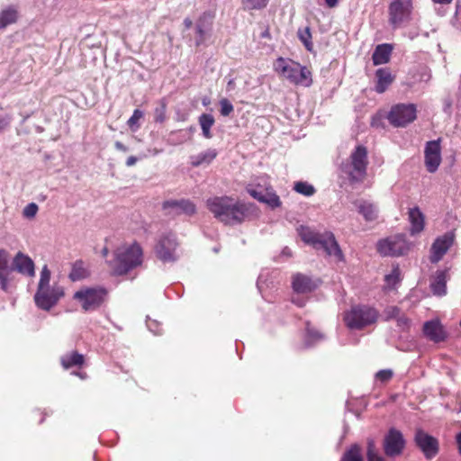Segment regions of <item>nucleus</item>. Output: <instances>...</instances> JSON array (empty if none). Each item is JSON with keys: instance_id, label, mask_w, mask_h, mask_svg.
<instances>
[{"instance_id": "5fc2aeb1", "label": "nucleus", "mask_w": 461, "mask_h": 461, "mask_svg": "<svg viewBox=\"0 0 461 461\" xmlns=\"http://www.w3.org/2000/svg\"><path fill=\"white\" fill-rule=\"evenodd\" d=\"M184 25L185 27V29H190L193 25V22L190 18H185L184 20Z\"/></svg>"}, {"instance_id": "ea45409f", "label": "nucleus", "mask_w": 461, "mask_h": 461, "mask_svg": "<svg viewBox=\"0 0 461 461\" xmlns=\"http://www.w3.org/2000/svg\"><path fill=\"white\" fill-rule=\"evenodd\" d=\"M143 116H144V113L142 111H140V109H135L133 111L132 115L127 121V125L129 126V128L133 131L138 130L140 128L139 122L140 119L143 118Z\"/></svg>"}, {"instance_id": "20e7f679", "label": "nucleus", "mask_w": 461, "mask_h": 461, "mask_svg": "<svg viewBox=\"0 0 461 461\" xmlns=\"http://www.w3.org/2000/svg\"><path fill=\"white\" fill-rule=\"evenodd\" d=\"M299 235L303 242L315 249H323L328 256H334L339 260L343 259L342 251L332 232H316L309 227L301 226Z\"/></svg>"}, {"instance_id": "aec40b11", "label": "nucleus", "mask_w": 461, "mask_h": 461, "mask_svg": "<svg viewBox=\"0 0 461 461\" xmlns=\"http://www.w3.org/2000/svg\"><path fill=\"white\" fill-rule=\"evenodd\" d=\"M14 280L13 268L9 266V253L5 249H0V285L4 291L8 290Z\"/></svg>"}, {"instance_id": "052dcab7", "label": "nucleus", "mask_w": 461, "mask_h": 461, "mask_svg": "<svg viewBox=\"0 0 461 461\" xmlns=\"http://www.w3.org/2000/svg\"><path fill=\"white\" fill-rule=\"evenodd\" d=\"M102 255L104 257H107L108 255V249L107 248H104L103 250H102Z\"/></svg>"}, {"instance_id": "37998d69", "label": "nucleus", "mask_w": 461, "mask_h": 461, "mask_svg": "<svg viewBox=\"0 0 461 461\" xmlns=\"http://www.w3.org/2000/svg\"><path fill=\"white\" fill-rule=\"evenodd\" d=\"M50 271L49 270L48 267L45 265L41 272V279L38 285V287H50Z\"/></svg>"}, {"instance_id": "de8ad7c7", "label": "nucleus", "mask_w": 461, "mask_h": 461, "mask_svg": "<svg viewBox=\"0 0 461 461\" xmlns=\"http://www.w3.org/2000/svg\"><path fill=\"white\" fill-rule=\"evenodd\" d=\"M196 32H197V34H199V36H200V40H199V41L197 42V45H199V44H200V42H202V41H203V38H204V31H203V29L202 28V26L197 25V26H196Z\"/></svg>"}, {"instance_id": "f257e3e1", "label": "nucleus", "mask_w": 461, "mask_h": 461, "mask_svg": "<svg viewBox=\"0 0 461 461\" xmlns=\"http://www.w3.org/2000/svg\"><path fill=\"white\" fill-rule=\"evenodd\" d=\"M207 209L214 218L226 225L242 223L249 215L250 205L231 196H212L206 200Z\"/></svg>"}, {"instance_id": "f3484780", "label": "nucleus", "mask_w": 461, "mask_h": 461, "mask_svg": "<svg viewBox=\"0 0 461 461\" xmlns=\"http://www.w3.org/2000/svg\"><path fill=\"white\" fill-rule=\"evenodd\" d=\"M424 154L427 170L430 173L435 172L441 162L439 140L427 142Z\"/></svg>"}, {"instance_id": "5701e85b", "label": "nucleus", "mask_w": 461, "mask_h": 461, "mask_svg": "<svg viewBox=\"0 0 461 461\" xmlns=\"http://www.w3.org/2000/svg\"><path fill=\"white\" fill-rule=\"evenodd\" d=\"M393 47L389 43L379 44L372 54V61L375 66L387 64L392 56Z\"/></svg>"}, {"instance_id": "bf43d9fd", "label": "nucleus", "mask_w": 461, "mask_h": 461, "mask_svg": "<svg viewBox=\"0 0 461 461\" xmlns=\"http://www.w3.org/2000/svg\"><path fill=\"white\" fill-rule=\"evenodd\" d=\"M30 265H31V276H34V263L32 262V259H31Z\"/></svg>"}, {"instance_id": "6e6552de", "label": "nucleus", "mask_w": 461, "mask_h": 461, "mask_svg": "<svg viewBox=\"0 0 461 461\" xmlns=\"http://www.w3.org/2000/svg\"><path fill=\"white\" fill-rule=\"evenodd\" d=\"M107 294V289L103 286L82 287L74 294L73 298L80 303L84 312H92L102 306Z\"/></svg>"}, {"instance_id": "72a5a7b5", "label": "nucleus", "mask_w": 461, "mask_h": 461, "mask_svg": "<svg viewBox=\"0 0 461 461\" xmlns=\"http://www.w3.org/2000/svg\"><path fill=\"white\" fill-rule=\"evenodd\" d=\"M340 461H364L361 447L357 444L351 445L345 451Z\"/></svg>"}, {"instance_id": "bb28decb", "label": "nucleus", "mask_w": 461, "mask_h": 461, "mask_svg": "<svg viewBox=\"0 0 461 461\" xmlns=\"http://www.w3.org/2000/svg\"><path fill=\"white\" fill-rule=\"evenodd\" d=\"M358 212L364 217L366 221H373L378 217L377 207L367 201H358L356 203Z\"/></svg>"}, {"instance_id": "6ab92c4d", "label": "nucleus", "mask_w": 461, "mask_h": 461, "mask_svg": "<svg viewBox=\"0 0 461 461\" xmlns=\"http://www.w3.org/2000/svg\"><path fill=\"white\" fill-rule=\"evenodd\" d=\"M162 208L166 211L168 210V213H174L176 215L184 213L191 216L196 212L195 204L186 199L165 201L162 204Z\"/></svg>"}, {"instance_id": "79ce46f5", "label": "nucleus", "mask_w": 461, "mask_h": 461, "mask_svg": "<svg viewBox=\"0 0 461 461\" xmlns=\"http://www.w3.org/2000/svg\"><path fill=\"white\" fill-rule=\"evenodd\" d=\"M220 113L222 116H229L234 110L232 104L227 98L220 100Z\"/></svg>"}, {"instance_id": "7ed1b4c3", "label": "nucleus", "mask_w": 461, "mask_h": 461, "mask_svg": "<svg viewBox=\"0 0 461 461\" xmlns=\"http://www.w3.org/2000/svg\"><path fill=\"white\" fill-rule=\"evenodd\" d=\"M369 164L368 151L364 145H357L351 151L348 158L340 165L341 173L351 185L364 182L367 176Z\"/></svg>"}, {"instance_id": "a878e982", "label": "nucleus", "mask_w": 461, "mask_h": 461, "mask_svg": "<svg viewBox=\"0 0 461 461\" xmlns=\"http://www.w3.org/2000/svg\"><path fill=\"white\" fill-rule=\"evenodd\" d=\"M85 356L78 353L77 351H71L60 357L61 366L65 369H69L71 367H82L85 364Z\"/></svg>"}, {"instance_id": "09e8293b", "label": "nucleus", "mask_w": 461, "mask_h": 461, "mask_svg": "<svg viewBox=\"0 0 461 461\" xmlns=\"http://www.w3.org/2000/svg\"><path fill=\"white\" fill-rule=\"evenodd\" d=\"M114 146L116 148V149H118V150H121L122 152L128 151V148L121 141H116Z\"/></svg>"}, {"instance_id": "c756f323", "label": "nucleus", "mask_w": 461, "mask_h": 461, "mask_svg": "<svg viewBox=\"0 0 461 461\" xmlns=\"http://www.w3.org/2000/svg\"><path fill=\"white\" fill-rule=\"evenodd\" d=\"M18 19V11L13 7H7L0 13V30L16 23Z\"/></svg>"}, {"instance_id": "f704fd0d", "label": "nucleus", "mask_w": 461, "mask_h": 461, "mask_svg": "<svg viewBox=\"0 0 461 461\" xmlns=\"http://www.w3.org/2000/svg\"><path fill=\"white\" fill-rule=\"evenodd\" d=\"M297 35L299 40L303 42L305 49L309 51H312L313 50V43L312 41V32L311 28L309 26H306L304 28H299L297 32Z\"/></svg>"}, {"instance_id": "c9c22d12", "label": "nucleus", "mask_w": 461, "mask_h": 461, "mask_svg": "<svg viewBox=\"0 0 461 461\" xmlns=\"http://www.w3.org/2000/svg\"><path fill=\"white\" fill-rule=\"evenodd\" d=\"M367 461H385V458L379 453L373 439H368L366 444Z\"/></svg>"}, {"instance_id": "c03bdc74", "label": "nucleus", "mask_w": 461, "mask_h": 461, "mask_svg": "<svg viewBox=\"0 0 461 461\" xmlns=\"http://www.w3.org/2000/svg\"><path fill=\"white\" fill-rule=\"evenodd\" d=\"M321 334L312 328L309 322L306 323V339L310 343L321 339Z\"/></svg>"}, {"instance_id": "680f3d73", "label": "nucleus", "mask_w": 461, "mask_h": 461, "mask_svg": "<svg viewBox=\"0 0 461 461\" xmlns=\"http://www.w3.org/2000/svg\"><path fill=\"white\" fill-rule=\"evenodd\" d=\"M77 375H78L80 376V378H82V379H84V378L86 377V374H77Z\"/></svg>"}, {"instance_id": "2eb2a0df", "label": "nucleus", "mask_w": 461, "mask_h": 461, "mask_svg": "<svg viewBox=\"0 0 461 461\" xmlns=\"http://www.w3.org/2000/svg\"><path fill=\"white\" fill-rule=\"evenodd\" d=\"M177 246L176 235L171 232L167 233L159 238L155 248L156 255L164 262L175 261L176 258L175 251Z\"/></svg>"}, {"instance_id": "9d476101", "label": "nucleus", "mask_w": 461, "mask_h": 461, "mask_svg": "<svg viewBox=\"0 0 461 461\" xmlns=\"http://www.w3.org/2000/svg\"><path fill=\"white\" fill-rule=\"evenodd\" d=\"M377 251L384 257H399L409 250V245L404 235L398 234L377 242Z\"/></svg>"}, {"instance_id": "4c0bfd02", "label": "nucleus", "mask_w": 461, "mask_h": 461, "mask_svg": "<svg viewBox=\"0 0 461 461\" xmlns=\"http://www.w3.org/2000/svg\"><path fill=\"white\" fill-rule=\"evenodd\" d=\"M269 0H241L243 9L246 11L262 10L267 6Z\"/></svg>"}, {"instance_id": "a211bd4d", "label": "nucleus", "mask_w": 461, "mask_h": 461, "mask_svg": "<svg viewBox=\"0 0 461 461\" xmlns=\"http://www.w3.org/2000/svg\"><path fill=\"white\" fill-rule=\"evenodd\" d=\"M396 76L393 74L390 68L384 67L377 68L374 77V90L377 94H384L393 85Z\"/></svg>"}, {"instance_id": "473e14b6", "label": "nucleus", "mask_w": 461, "mask_h": 461, "mask_svg": "<svg viewBox=\"0 0 461 461\" xmlns=\"http://www.w3.org/2000/svg\"><path fill=\"white\" fill-rule=\"evenodd\" d=\"M217 156L215 149H208L192 158V166L199 167L203 164H210Z\"/></svg>"}, {"instance_id": "49530a36", "label": "nucleus", "mask_w": 461, "mask_h": 461, "mask_svg": "<svg viewBox=\"0 0 461 461\" xmlns=\"http://www.w3.org/2000/svg\"><path fill=\"white\" fill-rule=\"evenodd\" d=\"M393 375V372L391 369H383L375 374V378L381 383L389 382Z\"/></svg>"}, {"instance_id": "ddd939ff", "label": "nucleus", "mask_w": 461, "mask_h": 461, "mask_svg": "<svg viewBox=\"0 0 461 461\" xmlns=\"http://www.w3.org/2000/svg\"><path fill=\"white\" fill-rule=\"evenodd\" d=\"M406 441L402 433L394 428L388 430L384 438L383 448L389 457L401 456L405 448Z\"/></svg>"}, {"instance_id": "e2e57ef3", "label": "nucleus", "mask_w": 461, "mask_h": 461, "mask_svg": "<svg viewBox=\"0 0 461 461\" xmlns=\"http://www.w3.org/2000/svg\"><path fill=\"white\" fill-rule=\"evenodd\" d=\"M2 123H3V121L0 120V130L3 128Z\"/></svg>"}, {"instance_id": "9b49d317", "label": "nucleus", "mask_w": 461, "mask_h": 461, "mask_svg": "<svg viewBox=\"0 0 461 461\" xmlns=\"http://www.w3.org/2000/svg\"><path fill=\"white\" fill-rule=\"evenodd\" d=\"M65 295L62 287H38L34 302L38 308L50 311Z\"/></svg>"}, {"instance_id": "603ef678", "label": "nucleus", "mask_w": 461, "mask_h": 461, "mask_svg": "<svg viewBox=\"0 0 461 461\" xmlns=\"http://www.w3.org/2000/svg\"><path fill=\"white\" fill-rule=\"evenodd\" d=\"M338 3H339V0H325V4L330 8H333V7L337 6Z\"/></svg>"}, {"instance_id": "58836bf2", "label": "nucleus", "mask_w": 461, "mask_h": 461, "mask_svg": "<svg viewBox=\"0 0 461 461\" xmlns=\"http://www.w3.org/2000/svg\"><path fill=\"white\" fill-rule=\"evenodd\" d=\"M294 190L305 196H311L316 191L312 185L303 181L294 183Z\"/></svg>"}, {"instance_id": "a18cd8bd", "label": "nucleus", "mask_w": 461, "mask_h": 461, "mask_svg": "<svg viewBox=\"0 0 461 461\" xmlns=\"http://www.w3.org/2000/svg\"><path fill=\"white\" fill-rule=\"evenodd\" d=\"M397 326L402 330H408L411 326V320L404 314L400 313L396 318Z\"/></svg>"}, {"instance_id": "f03ea898", "label": "nucleus", "mask_w": 461, "mask_h": 461, "mask_svg": "<svg viewBox=\"0 0 461 461\" xmlns=\"http://www.w3.org/2000/svg\"><path fill=\"white\" fill-rule=\"evenodd\" d=\"M143 249L137 241L123 243L113 252V258L108 262L113 276H124L141 266Z\"/></svg>"}, {"instance_id": "8fccbe9b", "label": "nucleus", "mask_w": 461, "mask_h": 461, "mask_svg": "<svg viewBox=\"0 0 461 461\" xmlns=\"http://www.w3.org/2000/svg\"><path fill=\"white\" fill-rule=\"evenodd\" d=\"M138 161V158L134 156H130L127 160H126V166L127 167H131V166H134L136 164V162Z\"/></svg>"}, {"instance_id": "4d7b16f0", "label": "nucleus", "mask_w": 461, "mask_h": 461, "mask_svg": "<svg viewBox=\"0 0 461 461\" xmlns=\"http://www.w3.org/2000/svg\"><path fill=\"white\" fill-rule=\"evenodd\" d=\"M456 443L458 446L459 453L461 454V432L456 435Z\"/></svg>"}, {"instance_id": "4be33fe9", "label": "nucleus", "mask_w": 461, "mask_h": 461, "mask_svg": "<svg viewBox=\"0 0 461 461\" xmlns=\"http://www.w3.org/2000/svg\"><path fill=\"white\" fill-rule=\"evenodd\" d=\"M411 235L420 233L425 227V216L418 206L411 208L408 212Z\"/></svg>"}, {"instance_id": "7c9ffc66", "label": "nucleus", "mask_w": 461, "mask_h": 461, "mask_svg": "<svg viewBox=\"0 0 461 461\" xmlns=\"http://www.w3.org/2000/svg\"><path fill=\"white\" fill-rule=\"evenodd\" d=\"M199 124L201 126L203 135L206 139H211L212 134L211 132V128L214 124L215 120L212 114L203 113L199 116Z\"/></svg>"}, {"instance_id": "2f4dec72", "label": "nucleus", "mask_w": 461, "mask_h": 461, "mask_svg": "<svg viewBox=\"0 0 461 461\" xmlns=\"http://www.w3.org/2000/svg\"><path fill=\"white\" fill-rule=\"evenodd\" d=\"M401 282V271L398 267H393L389 275L384 276V291H392Z\"/></svg>"}, {"instance_id": "423d86ee", "label": "nucleus", "mask_w": 461, "mask_h": 461, "mask_svg": "<svg viewBox=\"0 0 461 461\" xmlns=\"http://www.w3.org/2000/svg\"><path fill=\"white\" fill-rule=\"evenodd\" d=\"M246 191L254 199L267 204L272 209L278 208L282 205L279 196L275 192L269 177L267 176L257 177L253 183L246 186Z\"/></svg>"}, {"instance_id": "39448f33", "label": "nucleus", "mask_w": 461, "mask_h": 461, "mask_svg": "<svg viewBox=\"0 0 461 461\" xmlns=\"http://www.w3.org/2000/svg\"><path fill=\"white\" fill-rule=\"evenodd\" d=\"M274 69L295 86H310L312 84V72L298 62L280 57L276 60Z\"/></svg>"}, {"instance_id": "3c124183", "label": "nucleus", "mask_w": 461, "mask_h": 461, "mask_svg": "<svg viewBox=\"0 0 461 461\" xmlns=\"http://www.w3.org/2000/svg\"><path fill=\"white\" fill-rule=\"evenodd\" d=\"M38 212V205L34 203H31L30 205V215L32 218Z\"/></svg>"}, {"instance_id": "dca6fc26", "label": "nucleus", "mask_w": 461, "mask_h": 461, "mask_svg": "<svg viewBox=\"0 0 461 461\" xmlns=\"http://www.w3.org/2000/svg\"><path fill=\"white\" fill-rule=\"evenodd\" d=\"M455 239L454 230L438 237L431 245L429 261L433 264L439 262L453 246Z\"/></svg>"}, {"instance_id": "c85d7f7f", "label": "nucleus", "mask_w": 461, "mask_h": 461, "mask_svg": "<svg viewBox=\"0 0 461 461\" xmlns=\"http://www.w3.org/2000/svg\"><path fill=\"white\" fill-rule=\"evenodd\" d=\"M11 267L13 268L14 277V272L23 275L29 274V257H27L22 252H18L13 260Z\"/></svg>"}, {"instance_id": "0eeeda50", "label": "nucleus", "mask_w": 461, "mask_h": 461, "mask_svg": "<svg viewBox=\"0 0 461 461\" xmlns=\"http://www.w3.org/2000/svg\"><path fill=\"white\" fill-rule=\"evenodd\" d=\"M379 318V312L372 306L366 304H357L352 306L350 310L345 312L344 321L351 330H363L364 328L375 324Z\"/></svg>"}, {"instance_id": "b1692460", "label": "nucleus", "mask_w": 461, "mask_h": 461, "mask_svg": "<svg viewBox=\"0 0 461 461\" xmlns=\"http://www.w3.org/2000/svg\"><path fill=\"white\" fill-rule=\"evenodd\" d=\"M293 289L298 294L311 293L316 288L314 282L307 276L296 274L293 277Z\"/></svg>"}, {"instance_id": "f8f14e48", "label": "nucleus", "mask_w": 461, "mask_h": 461, "mask_svg": "<svg viewBox=\"0 0 461 461\" xmlns=\"http://www.w3.org/2000/svg\"><path fill=\"white\" fill-rule=\"evenodd\" d=\"M411 9V0H393L388 8L390 23L394 28L402 25L410 19Z\"/></svg>"}, {"instance_id": "412c9836", "label": "nucleus", "mask_w": 461, "mask_h": 461, "mask_svg": "<svg viewBox=\"0 0 461 461\" xmlns=\"http://www.w3.org/2000/svg\"><path fill=\"white\" fill-rule=\"evenodd\" d=\"M423 333L433 342H440L446 339V332L438 320L426 321L423 324Z\"/></svg>"}, {"instance_id": "864d4df0", "label": "nucleus", "mask_w": 461, "mask_h": 461, "mask_svg": "<svg viewBox=\"0 0 461 461\" xmlns=\"http://www.w3.org/2000/svg\"><path fill=\"white\" fill-rule=\"evenodd\" d=\"M453 0H432L434 4L438 5H449L452 3Z\"/></svg>"}, {"instance_id": "a19ab883", "label": "nucleus", "mask_w": 461, "mask_h": 461, "mask_svg": "<svg viewBox=\"0 0 461 461\" xmlns=\"http://www.w3.org/2000/svg\"><path fill=\"white\" fill-rule=\"evenodd\" d=\"M401 309L397 306H388L384 310V321H388L391 320H396L398 315L401 313Z\"/></svg>"}, {"instance_id": "1a4fd4ad", "label": "nucleus", "mask_w": 461, "mask_h": 461, "mask_svg": "<svg viewBox=\"0 0 461 461\" xmlns=\"http://www.w3.org/2000/svg\"><path fill=\"white\" fill-rule=\"evenodd\" d=\"M417 118V108L413 104H397L391 107L387 120L393 127H405Z\"/></svg>"}, {"instance_id": "4468645a", "label": "nucleus", "mask_w": 461, "mask_h": 461, "mask_svg": "<svg viewBox=\"0 0 461 461\" xmlns=\"http://www.w3.org/2000/svg\"><path fill=\"white\" fill-rule=\"evenodd\" d=\"M413 440L416 447L429 460L434 458L439 452L438 440L422 429L416 430Z\"/></svg>"}, {"instance_id": "6e6d98bb", "label": "nucleus", "mask_w": 461, "mask_h": 461, "mask_svg": "<svg viewBox=\"0 0 461 461\" xmlns=\"http://www.w3.org/2000/svg\"><path fill=\"white\" fill-rule=\"evenodd\" d=\"M235 87V81L234 79H230L227 83V89L228 90H231V89H234Z\"/></svg>"}, {"instance_id": "393cba45", "label": "nucleus", "mask_w": 461, "mask_h": 461, "mask_svg": "<svg viewBox=\"0 0 461 461\" xmlns=\"http://www.w3.org/2000/svg\"><path fill=\"white\" fill-rule=\"evenodd\" d=\"M447 270L437 271L430 286L434 294L442 296L447 293Z\"/></svg>"}, {"instance_id": "13d9d810", "label": "nucleus", "mask_w": 461, "mask_h": 461, "mask_svg": "<svg viewBox=\"0 0 461 461\" xmlns=\"http://www.w3.org/2000/svg\"><path fill=\"white\" fill-rule=\"evenodd\" d=\"M29 213H30V211H29V204H28L23 208V214L24 217L29 218Z\"/></svg>"}, {"instance_id": "cd10ccee", "label": "nucleus", "mask_w": 461, "mask_h": 461, "mask_svg": "<svg viewBox=\"0 0 461 461\" xmlns=\"http://www.w3.org/2000/svg\"><path fill=\"white\" fill-rule=\"evenodd\" d=\"M89 275L90 272L86 267L85 262L83 260H77L72 265L68 277L71 281L76 282L88 277Z\"/></svg>"}, {"instance_id": "e433bc0d", "label": "nucleus", "mask_w": 461, "mask_h": 461, "mask_svg": "<svg viewBox=\"0 0 461 461\" xmlns=\"http://www.w3.org/2000/svg\"><path fill=\"white\" fill-rule=\"evenodd\" d=\"M167 104L165 98L158 102V106L154 110V121L157 123H163L167 120Z\"/></svg>"}]
</instances>
